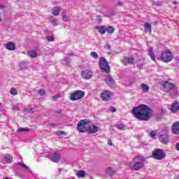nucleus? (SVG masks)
I'll return each instance as SVG.
<instances>
[{"instance_id": "nucleus-1", "label": "nucleus", "mask_w": 179, "mask_h": 179, "mask_svg": "<svg viewBox=\"0 0 179 179\" xmlns=\"http://www.w3.org/2000/svg\"><path fill=\"white\" fill-rule=\"evenodd\" d=\"M132 114L140 121H148L152 114V110L146 105H140L133 108Z\"/></svg>"}, {"instance_id": "nucleus-2", "label": "nucleus", "mask_w": 179, "mask_h": 179, "mask_svg": "<svg viewBox=\"0 0 179 179\" xmlns=\"http://www.w3.org/2000/svg\"><path fill=\"white\" fill-rule=\"evenodd\" d=\"M99 66L102 72H105L106 73H110V66L108 65V62L104 57H101L99 62Z\"/></svg>"}, {"instance_id": "nucleus-3", "label": "nucleus", "mask_w": 179, "mask_h": 179, "mask_svg": "<svg viewBox=\"0 0 179 179\" xmlns=\"http://www.w3.org/2000/svg\"><path fill=\"white\" fill-rule=\"evenodd\" d=\"M85 92L82 90H76L73 92H72L70 95V100L71 101H76V100H81V99H83L85 97Z\"/></svg>"}, {"instance_id": "nucleus-4", "label": "nucleus", "mask_w": 179, "mask_h": 179, "mask_svg": "<svg viewBox=\"0 0 179 179\" xmlns=\"http://www.w3.org/2000/svg\"><path fill=\"white\" fill-rule=\"evenodd\" d=\"M169 131H170V129L165 127L164 129L159 133V141L162 143H169Z\"/></svg>"}, {"instance_id": "nucleus-5", "label": "nucleus", "mask_w": 179, "mask_h": 179, "mask_svg": "<svg viewBox=\"0 0 179 179\" xmlns=\"http://www.w3.org/2000/svg\"><path fill=\"white\" fill-rule=\"evenodd\" d=\"M90 122V120H80L77 125V129L80 132H87V124Z\"/></svg>"}, {"instance_id": "nucleus-6", "label": "nucleus", "mask_w": 179, "mask_h": 179, "mask_svg": "<svg viewBox=\"0 0 179 179\" xmlns=\"http://www.w3.org/2000/svg\"><path fill=\"white\" fill-rule=\"evenodd\" d=\"M160 58L163 62H170L173 60V53H171V51L167 50L161 54Z\"/></svg>"}, {"instance_id": "nucleus-7", "label": "nucleus", "mask_w": 179, "mask_h": 179, "mask_svg": "<svg viewBox=\"0 0 179 179\" xmlns=\"http://www.w3.org/2000/svg\"><path fill=\"white\" fill-rule=\"evenodd\" d=\"M152 157H154L155 160H163V159L166 157V155L163 150L157 149L152 152Z\"/></svg>"}, {"instance_id": "nucleus-8", "label": "nucleus", "mask_w": 179, "mask_h": 179, "mask_svg": "<svg viewBox=\"0 0 179 179\" xmlns=\"http://www.w3.org/2000/svg\"><path fill=\"white\" fill-rule=\"evenodd\" d=\"M137 159H138V160H141V162H135L132 166L133 170H139L140 169L142 168V166H143V162H145V158L142 156H138Z\"/></svg>"}, {"instance_id": "nucleus-9", "label": "nucleus", "mask_w": 179, "mask_h": 179, "mask_svg": "<svg viewBox=\"0 0 179 179\" xmlns=\"http://www.w3.org/2000/svg\"><path fill=\"white\" fill-rule=\"evenodd\" d=\"M50 159L54 163H58L61 159V153L58 151H55L50 155Z\"/></svg>"}, {"instance_id": "nucleus-10", "label": "nucleus", "mask_w": 179, "mask_h": 179, "mask_svg": "<svg viewBox=\"0 0 179 179\" xmlns=\"http://www.w3.org/2000/svg\"><path fill=\"white\" fill-rule=\"evenodd\" d=\"M81 76L83 79L89 80L93 76V72L90 70H84L81 72Z\"/></svg>"}, {"instance_id": "nucleus-11", "label": "nucleus", "mask_w": 179, "mask_h": 179, "mask_svg": "<svg viewBox=\"0 0 179 179\" xmlns=\"http://www.w3.org/2000/svg\"><path fill=\"white\" fill-rule=\"evenodd\" d=\"M111 96H113V94L110 91H104L101 93V97L102 100L107 101L111 99Z\"/></svg>"}, {"instance_id": "nucleus-12", "label": "nucleus", "mask_w": 179, "mask_h": 179, "mask_svg": "<svg viewBox=\"0 0 179 179\" xmlns=\"http://www.w3.org/2000/svg\"><path fill=\"white\" fill-rule=\"evenodd\" d=\"M105 82L110 87H114V86H115V81H114V79H113V77H111L110 76H108V77L105 80Z\"/></svg>"}, {"instance_id": "nucleus-13", "label": "nucleus", "mask_w": 179, "mask_h": 179, "mask_svg": "<svg viewBox=\"0 0 179 179\" xmlns=\"http://www.w3.org/2000/svg\"><path fill=\"white\" fill-rule=\"evenodd\" d=\"M99 131V127L96 125H90L87 128V132H89V134H96Z\"/></svg>"}, {"instance_id": "nucleus-14", "label": "nucleus", "mask_w": 179, "mask_h": 179, "mask_svg": "<svg viewBox=\"0 0 179 179\" xmlns=\"http://www.w3.org/2000/svg\"><path fill=\"white\" fill-rule=\"evenodd\" d=\"M5 47L6 50H8L9 51H15V50H16V45L12 42L6 43Z\"/></svg>"}, {"instance_id": "nucleus-15", "label": "nucleus", "mask_w": 179, "mask_h": 179, "mask_svg": "<svg viewBox=\"0 0 179 179\" xmlns=\"http://www.w3.org/2000/svg\"><path fill=\"white\" fill-rule=\"evenodd\" d=\"M135 60H134V58L132 57H124L123 59H122V63L123 65H128V64H134Z\"/></svg>"}, {"instance_id": "nucleus-16", "label": "nucleus", "mask_w": 179, "mask_h": 179, "mask_svg": "<svg viewBox=\"0 0 179 179\" xmlns=\"http://www.w3.org/2000/svg\"><path fill=\"white\" fill-rule=\"evenodd\" d=\"M172 132L175 135L179 134V122L173 123V124L172 125Z\"/></svg>"}, {"instance_id": "nucleus-17", "label": "nucleus", "mask_w": 179, "mask_h": 179, "mask_svg": "<svg viewBox=\"0 0 179 179\" xmlns=\"http://www.w3.org/2000/svg\"><path fill=\"white\" fill-rule=\"evenodd\" d=\"M163 86L166 90H173V89L175 87L174 84L169 83V81L164 83Z\"/></svg>"}, {"instance_id": "nucleus-18", "label": "nucleus", "mask_w": 179, "mask_h": 179, "mask_svg": "<svg viewBox=\"0 0 179 179\" xmlns=\"http://www.w3.org/2000/svg\"><path fill=\"white\" fill-rule=\"evenodd\" d=\"M59 10H61V8H59L58 6L54 7L52 10V15L53 16L59 15Z\"/></svg>"}, {"instance_id": "nucleus-19", "label": "nucleus", "mask_w": 179, "mask_h": 179, "mask_svg": "<svg viewBox=\"0 0 179 179\" xmlns=\"http://www.w3.org/2000/svg\"><path fill=\"white\" fill-rule=\"evenodd\" d=\"M4 162L6 163H12L13 158L12 157V155H9V154H6L4 155V159H3Z\"/></svg>"}, {"instance_id": "nucleus-20", "label": "nucleus", "mask_w": 179, "mask_h": 179, "mask_svg": "<svg viewBox=\"0 0 179 179\" xmlns=\"http://www.w3.org/2000/svg\"><path fill=\"white\" fill-rule=\"evenodd\" d=\"M172 113H177L179 110V103L176 102L173 104H172L171 108Z\"/></svg>"}, {"instance_id": "nucleus-21", "label": "nucleus", "mask_w": 179, "mask_h": 179, "mask_svg": "<svg viewBox=\"0 0 179 179\" xmlns=\"http://www.w3.org/2000/svg\"><path fill=\"white\" fill-rule=\"evenodd\" d=\"M148 55L150 57L152 61H156V57H155V53L153 52V48H148Z\"/></svg>"}, {"instance_id": "nucleus-22", "label": "nucleus", "mask_w": 179, "mask_h": 179, "mask_svg": "<svg viewBox=\"0 0 179 179\" xmlns=\"http://www.w3.org/2000/svg\"><path fill=\"white\" fill-rule=\"evenodd\" d=\"M96 29L98 30L100 34H106V26L96 27Z\"/></svg>"}, {"instance_id": "nucleus-23", "label": "nucleus", "mask_w": 179, "mask_h": 179, "mask_svg": "<svg viewBox=\"0 0 179 179\" xmlns=\"http://www.w3.org/2000/svg\"><path fill=\"white\" fill-rule=\"evenodd\" d=\"M144 27L145 33H152V27L150 26V24H149V22H146Z\"/></svg>"}, {"instance_id": "nucleus-24", "label": "nucleus", "mask_w": 179, "mask_h": 179, "mask_svg": "<svg viewBox=\"0 0 179 179\" xmlns=\"http://www.w3.org/2000/svg\"><path fill=\"white\" fill-rule=\"evenodd\" d=\"M106 31L109 34H113V33L115 31V29L114 28V27L112 26L106 27Z\"/></svg>"}, {"instance_id": "nucleus-25", "label": "nucleus", "mask_w": 179, "mask_h": 179, "mask_svg": "<svg viewBox=\"0 0 179 179\" xmlns=\"http://www.w3.org/2000/svg\"><path fill=\"white\" fill-rule=\"evenodd\" d=\"M76 176L79 178H84V177H85L86 176V173L85 172V171H78L76 173Z\"/></svg>"}, {"instance_id": "nucleus-26", "label": "nucleus", "mask_w": 179, "mask_h": 179, "mask_svg": "<svg viewBox=\"0 0 179 179\" xmlns=\"http://www.w3.org/2000/svg\"><path fill=\"white\" fill-rule=\"evenodd\" d=\"M28 55L31 58H36V57H37V52H36V50H29L28 52Z\"/></svg>"}, {"instance_id": "nucleus-27", "label": "nucleus", "mask_w": 179, "mask_h": 179, "mask_svg": "<svg viewBox=\"0 0 179 179\" xmlns=\"http://www.w3.org/2000/svg\"><path fill=\"white\" fill-rule=\"evenodd\" d=\"M10 94H11V96H17V90L15 87L10 88Z\"/></svg>"}, {"instance_id": "nucleus-28", "label": "nucleus", "mask_w": 179, "mask_h": 179, "mask_svg": "<svg viewBox=\"0 0 179 179\" xmlns=\"http://www.w3.org/2000/svg\"><path fill=\"white\" fill-rule=\"evenodd\" d=\"M20 69H27V62H22L20 63Z\"/></svg>"}, {"instance_id": "nucleus-29", "label": "nucleus", "mask_w": 179, "mask_h": 179, "mask_svg": "<svg viewBox=\"0 0 179 179\" xmlns=\"http://www.w3.org/2000/svg\"><path fill=\"white\" fill-rule=\"evenodd\" d=\"M115 127L120 131H125V128L127 127L124 124H115Z\"/></svg>"}, {"instance_id": "nucleus-30", "label": "nucleus", "mask_w": 179, "mask_h": 179, "mask_svg": "<svg viewBox=\"0 0 179 179\" xmlns=\"http://www.w3.org/2000/svg\"><path fill=\"white\" fill-rule=\"evenodd\" d=\"M49 20L52 23V24H53V26H57L58 24V21H57V20L52 17H50Z\"/></svg>"}, {"instance_id": "nucleus-31", "label": "nucleus", "mask_w": 179, "mask_h": 179, "mask_svg": "<svg viewBox=\"0 0 179 179\" xmlns=\"http://www.w3.org/2000/svg\"><path fill=\"white\" fill-rule=\"evenodd\" d=\"M141 89L143 92H149V86H148V85L146 84H141Z\"/></svg>"}, {"instance_id": "nucleus-32", "label": "nucleus", "mask_w": 179, "mask_h": 179, "mask_svg": "<svg viewBox=\"0 0 179 179\" xmlns=\"http://www.w3.org/2000/svg\"><path fill=\"white\" fill-rule=\"evenodd\" d=\"M63 65H69L71 64V60L69 59H64L62 61Z\"/></svg>"}, {"instance_id": "nucleus-33", "label": "nucleus", "mask_w": 179, "mask_h": 179, "mask_svg": "<svg viewBox=\"0 0 179 179\" xmlns=\"http://www.w3.org/2000/svg\"><path fill=\"white\" fill-rule=\"evenodd\" d=\"M107 174H109V176H113L114 174V170L111 168H108L106 169Z\"/></svg>"}, {"instance_id": "nucleus-34", "label": "nucleus", "mask_w": 179, "mask_h": 179, "mask_svg": "<svg viewBox=\"0 0 179 179\" xmlns=\"http://www.w3.org/2000/svg\"><path fill=\"white\" fill-rule=\"evenodd\" d=\"M90 55L92 57V58H94V59H97L99 58V55H97V52H92Z\"/></svg>"}, {"instance_id": "nucleus-35", "label": "nucleus", "mask_w": 179, "mask_h": 179, "mask_svg": "<svg viewBox=\"0 0 179 179\" xmlns=\"http://www.w3.org/2000/svg\"><path fill=\"white\" fill-rule=\"evenodd\" d=\"M62 20H64V22H69V21H71V17H69L65 15H63Z\"/></svg>"}, {"instance_id": "nucleus-36", "label": "nucleus", "mask_w": 179, "mask_h": 179, "mask_svg": "<svg viewBox=\"0 0 179 179\" xmlns=\"http://www.w3.org/2000/svg\"><path fill=\"white\" fill-rule=\"evenodd\" d=\"M27 131H29V129H27V128L20 127L17 129V132H26Z\"/></svg>"}, {"instance_id": "nucleus-37", "label": "nucleus", "mask_w": 179, "mask_h": 179, "mask_svg": "<svg viewBox=\"0 0 179 179\" xmlns=\"http://www.w3.org/2000/svg\"><path fill=\"white\" fill-rule=\"evenodd\" d=\"M3 2H4V5L3 4L1 5V9H3L4 8H6V5H8V2H6V1L5 0L1 1V3H3Z\"/></svg>"}, {"instance_id": "nucleus-38", "label": "nucleus", "mask_w": 179, "mask_h": 179, "mask_svg": "<svg viewBox=\"0 0 179 179\" xmlns=\"http://www.w3.org/2000/svg\"><path fill=\"white\" fill-rule=\"evenodd\" d=\"M38 93L40 96H44V94H45V91L44 90H40Z\"/></svg>"}, {"instance_id": "nucleus-39", "label": "nucleus", "mask_w": 179, "mask_h": 179, "mask_svg": "<svg viewBox=\"0 0 179 179\" xmlns=\"http://www.w3.org/2000/svg\"><path fill=\"white\" fill-rule=\"evenodd\" d=\"M150 136H151V138H152L153 139H155L156 138V132L155 131H151Z\"/></svg>"}, {"instance_id": "nucleus-40", "label": "nucleus", "mask_w": 179, "mask_h": 179, "mask_svg": "<svg viewBox=\"0 0 179 179\" xmlns=\"http://www.w3.org/2000/svg\"><path fill=\"white\" fill-rule=\"evenodd\" d=\"M46 40H48V41H54V37L52 36H47Z\"/></svg>"}, {"instance_id": "nucleus-41", "label": "nucleus", "mask_w": 179, "mask_h": 179, "mask_svg": "<svg viewBox=\"0 0 179 179\" xmlns=\"http://www.w3.org/2000/svg\"><path fill=\"white\" fill-rule=\"evenodd\" d=\"M59 97H61V94H58L52 97V99H53V100H58V99H59Z\"/></svg>"}, {"instance_id": "nucleus-42", "label": "nucleus", "mask_w": 179, "mask_h": 179, "mask_svg": "<svg viewBox=\"0 0 179 179\" xmlns=\"http://www.w3.org/2000/svg\"><path fill=\"white\" fill-rule=\"evenodd\" d=\"M20 166H21V167H22L25 170H29V167L26 166L24 164H20Z\"/></svg>"}, {"instance_id": "nucleus-43", "label": "nucleus", "mask_w": 179, "mask_h": 179, "mask_svg": "<svg viewBox=\"0 0 179 179\" xmlns=\"http://www.w3.org/2000/svg\"><path fill=\"white\" fill-rule=\"evenodd\" d=\"M27 113H33V108H25Z\"/></svg>"}, {"instance_id": "nucleus-44", "label": "nucleus", "mask_w": 179, "mask_h": 179, "mask_svg": "<svg viewBox=\"0 0 179 179\" xmlns=\"http://www.w3.org/2000/svg\"><path fill=\"white\" fill-rule=\"evenodd\" d=\"M96 20H98V22H101V20H102L101 16L97 15L96 16Z\"/></svg>"}, {"instance_id": "nucleus-45", "label": "nucleus", "mask_w": 179, "mask_h": 179, "mask_svg": "<svg viewBox=\"0 0 179 179\" xmlns=\"http://www.w3.org/2000/svg\"><path fill=\"white\" fill-rule=\"evenodd\" d=\"M110 111H112V113H115V111H117V109H115V108H114V107H110Z\"/></svg>"}, {"instance_id": "nucleus-46", "label": "nucleus", "mask_w": 179, "mask_h": 179, "mask_svg": "<svg viewBox=\"0 0 179 179\" xmlns=\"http://www.w3.org/2000/svg\"><path fill=\"white\" fill-rule=\"evenodd\" d=\"M105 47L107 48V50H111V46L108 43H107Z\"/></svg>"}, {"instance_id": "nucleus-47", "label": "nucleus", "mask_w": 179, "mask_h": 179, "mask_svg": "<svg viewBox=\"0 0 179 179\" xmlns=\"http://www.w3.org/2000/svg\"><path fill=\"white\" fill-rule=\"evenodd\" d=\"M14 110H20V108H19V106H14Z\"/></svg>"}, {"instance_id": "nucleus-48", "label": "nucleus", "mask_w": 179, "mask_h": 179, "mask_svg": "<svg viewBox=\"0 0 179 179\" xmlns=\"http://www.w3.org/2000/svg\"><path fill=\"white\" fill-rule=\"evenodd\" d=\"M176 150H179V142L176 145Z\"/></svg>"}, {"instance_id": "nucleus-49", "label": "nucleus", "mask_w": 179, "mask_h": 179, "mask_svg": "<svg viewBox=\"0 0 179 179\" xmlns=\"http://www.w3.org/2000/svg\"><path fill=\"white\" fill-rule=\"evenodd\" d=\"M108 145H110V146L113 145V142L111 141V140H108Z\"/></svg>"}, {"instance_id": "nucleus-50", "label": "nucleus", "mask_w": 179, "mask_h": 179, "mask_svg": "<svg viewBox=\"0 0 179 179\" xmlns=\"http://www.w3.org/2000/svg\"><path fill=\"white\" fill-rule=\"evenodd\" d=\"M0 8H1V4H0Z\"/></svg>"}]
</instances>
